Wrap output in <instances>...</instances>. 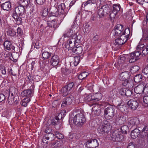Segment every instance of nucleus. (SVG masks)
Returning <instances> with one entry per match:
<instances>
[{
  "mask_svg": "<svg viewBox=\"0 0 148 148\" xmlns=\"http://www.w3.org/2000/svg\"><path fill=\"white\" fill-rule=\"evenodd\" d=\"M113 10L112 11L114 12L117 13L120 10V5L119 4H115L113 6Z\"/></svg>",
  "mask_w": 148,
  "mask_h": 148,
  "instance_id": "36",
  "label": "nucleus"
},
{
  "mask_svg": "<svg viewBox=\"0 0 148 148\" xmlns=\"http://www.w3.org/2000/svg\"><path fill=\"white\" fill-rule=\"evenodd\" d=\"M123 33L124 35H121L115 40L114 44L116 45L119 46L124 44L129 38L130 33L129 29H125Z\"/></svg>",
  "mask_w": 148,
  "mask_h": 148,
  "instance_id": "2",
  "label": "nucleus"
},
{
  "mask_svg": "<svg viewBox=\"0 0 148 148\" xmlns=\"http://www.w3.org/2000/svg\"><path fill=\"white\" fill-rule=\"evenodd\" d=\"M24 5H21L16 7L15 9L16 14L19 16H22L23 15L25 12Z\"/></svg>",
  "mask_w": 148,
  "mask_h": 148,
  "instance_id": "13",
  "label": "nucleus"
},
{
  "mask_svg": "<svg viewBox=\"0 0 148 148\" xmlns=\"http://www.w3.org/2000/svg\"><path fill=\"white\" fill-rule=\"evenodd\" d=\"M49 12V8L46 7L44 8L42 11V15L44 16H46L48 14Z\"/></svg>",
  "mask_w": 148,
  "mask_h": 148,
  "instance_id": "43",
  "label": "nucleus"
},
{
  "mask_svg": "<svg viewBox=\"0 0 148 148\" xmlns=\"http://www.w3.org/2000/svg\"><path fill=\"white\" fill-rule=\"evenodd\" d=\"M117 108L121 112L125 114H126L128 112L127 108L125 106L121 103L118 104L117 106Z\"/></svg>",
  "mask_w": 148,
  "mask_h": 148,
  "instance_id": "22",
  "label": "nucleus"
},
{
  "mask_svg": "<svg viewBox=\"0 0 148 148\" xmlns=\"http://www.w3.org/2000/svg\"><path fill=\"white\" fill-rule=\"evenodd\" d=\"M96 3L95 0H88L85 3L84 6L87 5L88 4H91Z\"/></svg>",
  "mask_w": 148,
  "mask_h": 148,
  "instance_id": "55",
  "label": "nucleus"
},
{
  "mask_svg": "<svg viewBox=\"0 0 148 148\" xmlns=\"http://www.w3.org/2000/svg\"><path fill=\"white\" fill-rule=\"evenodd\" d=\"M76 50V53L80 54L81 53L82 51V48L81 47H77L75 48Z\"/></svg>",
  "mask_w": 148,
  "mask_h": 148,
  "instance_id": "60",
  "label": "nucleus"
},
{
  "mask_svg": "<svg viewBox=\"0 0 148 148\" xmlns=\"http://www.w3.org/2000/svg\"><path fill=\"white\" fill-rule=\"evenodd\" d=\"M37 3L40 5L43 4L46 0H35Z\"/></svg>",
  "mask_w": 148,
  "mask_h": 148,
  "instance_id": "63",
  "label": "nucleus"
},
{
  "mask_svg": "<svg viewBox=\"0 0 148 148\" xmlns=\"http://www.w3.org/2000/svg\"><path fill=\"white\" fill-rule=\"evenodd\" d=\"M75 34L74 33H73V30L71 29H68L66 33L63 34L64 38L68 37L69 38V40H71V38L73 37V35Z\"/></svg>",
  "mask_w": 148,
  "mask_h": 148,
  "instance_id": "21",
  "label": "nucleus"
},
{
  "mask_svg": "<svg viewBox=\"0 0 148 148\" xmlns=\"http://www.w3.org/2000/svg\"><path fill=\"white\" fill-rule=\"evenodd\" d=\"M74 99L73 97L70 96L64 99L61 104L62 107H64L71 104Z\"/></svg>",
  "mask_w": 148,
  "mask_h": 148,
  "instance_id": "12",
  "label": "nucleus"
},
{
  "mask_svg": "<svg viewBox=\"0 0 148 148\" xmlns=\"http://www.w3.org/2000/svg\"><path fill=\"white\" fill-rule=\"evenodd\" d=\"M47 24L49 26L53 28L54 29L58 27V22L55 20H53L50 21H47Z\"/></svg>",
  "mask_w": 148,
  "mask_h": 148,
  "instance_id": "19",
  "label": "nucleus"
},
{
  "mask_svg": "<svg viewBox=\"0 0 148 148\" xmlns=\"http://www.w3.org/2000/svg\"><path fill=\"white\" fill-rule=\"evenodd\" d=\"M143 102L146 104H148V96H145L143 97Z\"/></svg>",
  "mask_w": 148,
  "mask_h": 148,
  "instance_id": "64",
  "label": "nucleus"
},
{
  "mask_svg": "<svg viewBox=\"0 0 148 148\" xmlns=\"http://www.w3.org/2000/svg\"><path fill=\"white\" fill-rule=\"evenodd\" d=\"M128 56L129 58H130L129 60V62L130 63H133L138 59V58H136V57L131 56V53L129 54Z\"/></svg>",
  "mask_w": 148,
  "mask_h": 148,
  "instance_id": "37",
  "label": "nucleus"
},
{
  "mask_svg": "<svg viewBox=\"0 0 148 148\" xmlns=\"http://www.w3.org/2000/svg\"><path fill=\"white\" fill-rule=\"evenodd\" d=\"M110 136L113 141H121L123 140V136L118 130L113 132L110 134Z\"/></svg>",
  "mask_w": 148,
  "mask_h": 148,
  "instance_id": "6",
  "label": "nucleus"
},
{
  "mask_svg": "<svg viewBox=\"0 0 148 148\" xmlns=\"http://www.w3.org/2000/svg\"><path fill=\"white\" fill-rule=\"evenodd\" d=\"M93 97L92 95H88L85 97V100L86 102H89L90 103H94L95 102Z\"/></svg>",
  "mask_w": 148,
  "mask_h": 148,
  "instance_id": "32",
  "label": "nucleus"
},
{
  "mask_svg": "<svg viewBox=\"0 0 148 148\" xmlns=\"http://www.w3.org/2000/svg\"><path fill=\"white\" fill-rule=\"evenodd\" d=\"M61 115V114H59L58 115V116H56L55 119L53 120L52 121V124L53 125L56 126V125H58V127H57L56 126L55 127L56 129H59L60 127V124L59 123L60 118L59 117L60 116V115Z\"/></svg>",
  "mask_w": 148,
  "mask_h": 148,
  "instance_id": "24",
  "label": "nucleus"
},
{
  "mask_svg": "<svg viewBox=\"0 0 148 148\" xmlns=\"http://www.w3.org/2000/svg\"><path fill=\"white\" fill-rule=\"evenodd\" d=\"M16 88L15 87H12L10 89V94L8 97H12L13 96V98H14V95L15 94Z\"/></svg>",
  "mask_w": 148,
  "mask_h": 148,
  "instance_id": "33",
  "label": "nucleus"
},
{
  "mask_svg": "<svg viewBox=\"0 0 148 148\" xmlns=\"http://www.w3.org/2000/svg\"><path fill=\"white\" fill-rule=\"evenodd\" d=\"M146 84L145 83H142L136 86L134 89V91L136 94H141L144 92L146 88Z\"/></svg>",
  "mask_w": 148,
  "mask_h": 148,
  "instance_id": "11",
  "label": "nucleus"
},
{
  "mask_svg": "<svg viewBox=\"0 0 148 148\" xmlns=\"http://www.w3.org/2000/svg\"><path fill=\"white\" fill-rule=\"evenodd\" d=\"M1 8L4 10H8L11 8V5L10 2L7 1L1 5Z\"/></svg>",
  "mask_w": 148,
  "mask_h": 148,
  "instance_id": "23",
  "label": "nucleus"
},
{
  "mask_svg": "<svg viewBox=\"0 0 148 148\" xmlns=\"http://www.w3.org/2000/svg\"><path fill=\"white\" fill-rule=\"evenodd\" d=\"M142 72L144 75L148 76V64L143 69Z\"/></svg>",
  "mask_w": 148,
  "mask_h": 148,
  "instance_id": "51",
  "label": "nucleus"
},
{
  "mask_svg": "<svg viewBox=\"0 0 148 148\" xmlns=\"http://www.w3.org/2000/svg\"><path fill=\"white\" fill-rule=\"evenodd\" d=\"M114 29L115 36H119L120 34L124 35L123 33L125 30H124V28L123 25L121 24H118L115 26Z\"/></svg>",
  "mask_w": 148,
  "mask_h": 148,
  "instance_id": "9",
  "label": "nucleus"
},
{
  "mask_svg": "<svg viewBox=\"0 0 148 148\" xmlns=\"http://www.w3.org/2000/svg\"><path fill=\"white\" fill-rule=\"evenodd\" d=\"M30 101V98H26L23 99L21 101V104L23 106L26 107L27 104Z\"/></svg>",
  "mask_w": 148,
  "mask_h": 148,
  "instance_id": "34",
  "label": "nucleus"
},
{
  "mask_svg": "<svg viewBox=\"0 0 148 148\" xmlns=\"http://www.w3.org/2000/svg\"><path fill=\"white\" fill-rule=\"evenodd\" d=\"M128 106L132 110H134L136 109L138 106V103L137 101L130 100L127 103Z\"/></svg>",
  "mask_w": 148,
  "mask_h": 148,
  "instance_id": "14",
  "label": "nucleus"
},
{
  "mask_svg": "<svg viewBox=\"0 0 148 148\" xmlns=\"http://www.w3.org/2000/svg\"><path fill=\"white\" fill-rule=\"evenodd\" d=\"M148 131V126H145L142 130V133H145V135L146 136L147 135V133Z\"/></svg>",
  "mask_w": 148,
  "mask_h": 148,
  "instance_id": "59",
  "label": "nucleus"
},
{
  "mask_svg": "<svg viewBox=\"0 0 148 148\" xmlns=\"http://www.w3.org/2000/svg\"><path fill=\"white\" fill-rule=\"evenodd\" d=\"M142 50L143 55H145L147 54L148 53V44L146 47H145Z\"/></svg>",
  "mask_w": 148,
  "mask_h": 148,
  "instance_id": "50",
  "label": "nucleus"
},
{
  "mask_svg": "<svg viewBox=\"0 0 148 148\" xmlns=\"http://www.w3.org/2000/svg\"><path fill=\"white\" fill-rule=\"evenodd\" d=\"M55 135L56 137L60 139H63L64 138L63 135L58 131H56L55 133Z\"/></svg>",
  "mask_w": 148,
  "mask_h": 148,
  "instance_id": "53",
  "label": "nucleus"
},
{
  "mask_svg": "<svg viewBox=\"0 0 148 148\" xmlns=\"http://www.w3.org/2000/svg\"><path fill=\"white\" fill-rule=\"evenodd\" d=\"M7 34L11 36H14L16 34V32L12 29H10L7 31Z\"/></svg>",
  "mask_w": 148,
  "mask_h": 148,
  "instance_id": "46",
  "label": "nucleus"
},
{
  "mask_svg": "<svg viewBox=\"0 0 148 148\" xmlns=\"http://www.w3.org/2000/svg\"><path fill=\"white\" fill-rule=\"evenodd\" d=\"M54 135L53 133L46 134L43 137L42 142L44 143H47V141L46 140H49L50 141H52L54 139Z\"/></svg>",
  "mask_w": 148,
  "mask_h": 148,
  "instance_id": "16",
  "label": "nucleus"
},
{
  "mask_svg": "<svg viewBox=\"0 0 148 148\" xmlns=\"http://www.w3.org/2000/svg\"><path fill=\"white\" fill-rule=\"evenodd\" d=\"M59 61L58 56L56 55H53L50 61V63L53 66H56L58 65Z\"/></svg>",
  "mask_w": 148,
  "mask_h": 148,
  "instance_id": "18",
  "label": "nucleus"
},
{
  "mask_svg": "<svg viewBox=\"0 0 148 148\" xmlns=\"http://www.w3.org/2000/svg\"><path fill=\"white\" fill-rule=\"evenodd\" d=\"M13 18L16 20L17 23L20 24L21 22L22 19L21 17L18 16L14 14L13 16Z\"/></svg>",
  "mask_w": 148,
  "mask_h": 148,
  "instance_id": "40",
  "label": "nucleus"
},
{
  "mask_svg": "<svg viewBox=\"0 0 148 148\" xmlns=\"http://www.w3.org/2000/svg\"><path fill=\"white\" fill-rule=\"evenodd\" d=\"M5 49L8 50H12L15 51V47L12 43L8 40L5 41L3 44Z\"/></svg>",
  "mask_w": 148,
  "mask_h": 148,
  "instance_id": "17",
  "label": "nucleus"
},
{
  "mask_svg": "<svg viewBox=\"0 0 148 148\" xmlns=\"http://www.w3.org/2000/svg\"><path fill=\"white\" fill-rule=\"evenodd\" d=\"M0 70L3 74L5 75L6 74V71L5 67L4 66H1L0 67Z\"/></svg>",
  "mask_w": 148,
  "mask_h": 148,
  "instance_id": "61",
  "label": "nucleus"
},
{
  "mask_svg": "<svg viewBox=\"0 0 148 148\" xmlns=\"http://www.w3.org/2000/svg\"><path fill=\"white\" fill-rule=\"evenodd\" d=\"M30 2L29 0H20V3L24 6L27 5Z\"/></svg>",
  "mask_w": 148,
  "mask_h": 148,
  "instance_id": "49",
  "label": "nucleus"
},
{
  "mask_svg": "<svg viewBox=\"0 0 148 148\" xmlns=\"http://www.w3.org/2000/svg\"><path fill=\"white\" fill-rule=\"evenodd\" d=\"M85 118L82 113L75 115L73 118V123L78 127H81L85 123Z\"/></svg>",
  "mask_w": 148,
  "mask_h": 148,
  "instance_id": "3",
  "label": "nucleus"
},
{
  "mask_svg": "<svg viewBox=\"0 0 148 148\" xmlns=\"http://www.w3.org/2000/svg\"><path fill=\"white\" fill-rule=\"evenodd\" d=\"M125 59V58L123 57H120V58L118 60L117 64L120 66L121 64L124 63Z\"/></svg>",
  "mask_w": 148,
  "mask_h": 148,
  "instance_id": "45",
  "label": "nucleus"
},
{
  "mask_svg": "<svg viewBox=\"0 0 148 148\" xmlns=\"http://www.w3.org/2000/svg\"><path fill=\"white\" fill-rule=\"evenodd\" d=\"M117 91L114 89L110 91V92L109 97L110 99H114L117 96Z\"/></svg>",
  "mask_w": 148,
  "mask_h": 148,
  "instance_id": "26",
  "label": "nucleus"
},
{
  "mask_svg": "<svg viewBox=\"0 0 148 148\" xmlns=\"http://www.w3.org/2000/svg\"><path fill=\"white\" fill-rule=\"evenodd\" d=\"M64 4H61L58 6V12L60 13V15H61L64 14Z\"/></svg>",
  "mask_w": 148,
  "mask_h": 148,
  "instance_id": "30",
  "label": "nucleus"
},
{
  "mask_svg": "<svg viewBox=\"0 0 148 148\" xmlns=\"http://www.w3.org/2000/svg\"><path fill=\"white\" fill-rule=\"evenodd\" d=\"M131 53V56H133L136 57V58H137L140 54L141 53L140 51H138L134 52H132Z\"/></svg>",
  "mask_w": 148,
  "mask_h": 148,
  "instance_id": "54",
  "label": "nucleus"
},
{
  "mask_svg": "<svg viewBox=\"0 0 148 148\" xmlns=\"http://www.w3.org/2000/svg\"><path fill=\"white\" fill-rule=\"evenodd\" d=\"M85 26L84 27V32H89L91 28V26L88 23H85Z\"/></svg>",
  "mask_w": 148,
  "mask_h": 148,
  "instance_id": "44",
  "label": "nucleus"
},
{
  "mask_svg": "<svg viewBox=\"0 0 148 148\" xmlns=\"http://www.w3.org/2000/svg\"><path fill=\"white\" fill-rule=\"evenodd\" d=\"M92 96L95 102L100 100L101 99L102 97V94L100 93H96L93 95Z\"/></svg>",
  "mask_w": 148,
  "mask_h": 148,
  "instance_id": "27",
  "label": "nucleus"
},
{
  "mask_svg": "<svg viewBox=\"0 0 148 148\" xmlns=\"http://www.w3.org/2000/svg\"><path fill=\"white\" fill-rule=\"evenodd\" d=\"M66 86L62 88L61 90V94L63 96H66L69 93V91Z\"/></svg>",
  "mask_w": 148,
  "mask_h": 148,
  "instance_id": "29",
  "label": "nucleus"
},
{
  "mask_svg": "<svg viewBox=\"0 0 148 148\" xmlns=\"http://www.w3.org/2000/svg\"><path fill=\"white\" fill-rule=\"evenodd\" d=\"M145 47V45L144 44L138 45L136 47V49L137 50H142Z\"/></svg>",
  "mask_w": 148,
  "mask_h": 148,
  "instance_id": "58",
  "label": "nucleus"
},
{
  "mask_svg": "<svg viewBox=\"0 0 148 148\" xmlns=\"http://www.w3.org/2000/svg\"><path fill=\"white\" fill-rule=\"evenodd\" d=\"M136 119L134 118H130L129 119L128 124L132 126L136 124Z\"/></svg>",
  "mask_w": 148,
  "mask_h": 148,
  "instance_id": "39",
  "label": "nucleus"
},
{
  "mask_svg": "<svg viewBox=\"0 0 148 148\" xmlns=\"http://www.w3.org/2000/svg\"><path fill=\"white\" fill-rule=\"evenodd\" d=\"M88 75V73L86 72H84L80 74L78 76L79 79L82 80L85 78Z\"/></svg>",
  "mask_w": 148,
  "mask_h": 148,
  "instance_id": "31",
  "label": "nucleus"
},
{
  "mask_svg": "<svg viewBox=\"0 0 148 148\" xmlns=\"http://www.w3.org/2000/svg\"><path fill=\"white\" fill-rule=\"evenodd\" d=\"M139 69V67L138 66H132L131 69V72L134 73L138 71Z\"/></svg>",
  "mask_w": 148,
  "mask_h": 148,
  "instance_id": "41",
  "label": "nucleus"
},
{
  "mask_svg": "<svg viewBox=\"0 0 148 148\" xmlns=\"http://www.w3.org/2000/svg\"><path fill=\"white\" fill-rule=\"evenodd\" d=\"M110 7L108 5L101 6L98 10L97 13L100 18L108 14L110 10Z\"/></svg>",
  "mask_w": 148,
  "mask_h": 148,
  "instance_id": "7",
  "label": "nucleus"
},
{
  "mask_svg": "<svg viewBox=\"0 0 148 148\" xmlns=\"http://www.w3.org/2000/svg\"><path fill=\"white\" fill-rule=\"evenodd\" d=\"M112 126L109 122L106 120L103 121L100 125L98 128V131L101 134L106 135L110 132Z\"/></svg>",
  "mask_w": 148,
  "mask_h": 148,
  "instance_id": "1",
  "label": "nucleus"
},
{
  "mask_svg": "<svg viewBox=\"0 0 148 148\" xmlns=\"http://www.w3.org/2000/svg\"><path fill=\"white\" fill-rule=\"evenodd\" d=\"M58 9L56 7L53 6L51 8L50 13L53 16H57L60 15V13L58 12Z\"/></svg>",
  "mask_w": 148,
  "mask_h": 148,
  "instance_id": "25",
  "label": "nucleus"
},
{
  "mask_svg": "<svg viewBox=\"0 0 148 148\" xmlns=\"http://www.w3.org/2000/svg\"><path fill=\"white\" fill-rule=\"evenodd\" d=\"M85 146L89 148H95L99 145V143L96 139L90 140L85 143Z\"/></svg>",
  "mask_w": 148,
  "mask_h": 148,
  "instance_id": "10",
  "label": "nucleus"
},
{
  "mask_svg": "<svg viewBox=\"0 0 148 148\" xmlns=\"http://www.w3.org/2000/svg\"><path fill=\"white\" fill-rule=\"evenodd\" d=\"M74 86V83L73 82H71L65 86L66 87H67L68 90L70 91L73 90Z\"/></svg>",
  "mask_w": 148,
  "mask_h": 148,
  "instance_id": "48",
  "label": "nucleus"
},
{
  "mask_svg": "<svg viewBox=\"0 0 148 148\" xmlns=\"http://www.w3.org/2000/svg\"><path fill=\"white\" fill-rule=\"evenodd\" d=\"M81 36H77L76 34H74L72 38H71V40H68L67 43L65 45L67 49H70L75 46V42L79 43L80 42Z\"/></svg>",
  "mask_w": 148,
  "mask_h": 148,
  "instance_id": "4",
  "label": "nucleus"
},
{
  "mask_svg": "<svg viewBox=\"0 0 148 148\" xmlns=\"http://www.w3.org/2000/svg\"><path fill=\"white\" fill-rule=\"evenodd\" d=\"M74 61L73 63L74 64L75 66H77L79 64L80 61L79 57L78 56H75L74 57Z\"/></svg>",
  "mask_w": 148,
  "mask_h": 148,
  "instance_id": "47",
  "label": "nucleus"
},
{
  "mask_svg": "<svg viewBox=\"0 0 148 148\" xmlns=\"http://www.w3.org/2000/svg\"><path fill=\"white\" fill-rule=\"evenodd\" d=\"M139 130L137 129H135L132 131L131 134V137L133 139L136 138L139 134Z\"/></svg>",
  "mask_w": 148,
  "mask_h": 148,
  "instance_id": "28",
  "label": "nucleus"
},
{
  "mask_svg": "<svg viewBox=\"0 0 148 148\" xmlns=\"http://www.w3.org/2000/svg\"><path fill=\"white\" fill-rule=\"evenodd\" d=\"M130 73L128 71L122 72L120 75L119 79L121 81H124L123 85L125 86L128 83V80L130 78Z\"/></svg>",
  "mask_w": 148,
  "mask_h": 148,
  "instance_id": "8",
  "label": "nucleus"
},
{
  "mask_svg": "<svg viewBox=\"0 0 148 148\" xmlns=\"http://www.w3.org/2000/svg\"><path fill=\"white\" fill-rule=\"evenodd\" d=\"M121 129L122 133L123 134H126L127 131L128 130V128L127 126L123 125L121 127Z\"/></svg>",
  "mask_w": 148,
  "mask_h": 148,
  "instance_id": "42",
  "label": "nucleus"
},
{
  "mask_svg": "<svg viewBox=\"0 0 148 148\" xmlns=\"http://www.w3.org/2000/svg\"><path fill=\"white\" fill-rule=\"evenodd\" d=\"M134 80L136 83H138L142 80V76L140 75H136L134 78Z\"/></svg>",
  "mask_w": 148,
  "mask_h": 148,
  "instance_id": "38",
  "label": "nucleus"
},
{
  "mask_svg": "<svg viewBox=\"0 0 148 148\" xmlns=\"http://www.w3.org/2000/svg\"><path fill=\"white\" fill-rule=\"evenodd\" d=\"M126 89L125 88H122L119 91V93L123 96H125V94H126L125 92Z\"/></svg>",
  "mask_w": 148,
  "mask_h": 148,
  "instance_id": "56",
  "label": "nucleus"
},
{
  "mask_svg": "<svg viewBox=\"0 0 148 148\" xmlns=\"http://www.w3.org/2000/svg\"><path fill=\"white\" fill-rule=\"evenodd\" d=\"M51 53L47 51H45L42 53L43 58L44 59H47L49 58L51 56Z\"/></svg>",
  "mask_w": 148,
  "mask_h": 148,
  "instance_id": "35",
  "label": "nucleus"
},
{
  "mask_svg": "<svg viewBox=\"0 0 148 148\" xmlns=\"http://www.w3.org/2000/svg\"><path fill=\"white\" fill-rule=\"evenodd\" d=\"M21 95L22 97H26L29 98L33 95V93L31 90H26L22 92Z\"/></svg>",
  "mask_w": 148,
  "mask_h": 148,
  "instance_id": "20",
  "label": "nucleus"
},
{
  "mask_svg": "<svg viewBox=\"0 0 148 148\" xmlns=\"http://www.w3.org/2000/svg\"><path fill=\"white\" fill-rule=\"evenodd\" d=\"M5 98V97L3 94H0V102L4 101Z\"/></svg>",
  "mask_w": 148,
  "mask_h": 148,
  "instance_id": "62",
  "label": "nucleus"
},
{
  "mask_svg": "<svg viewBox=\"0 0 148 148\" xmlns=\"http://www.w3.org/2000/svg\"><path fill=\"white\" fill-rule=\"evenodd\" d=\"M100 106L98 104L93 105L92 108V114L96 116H99L100 115Z\"/></svg>",
  "mask_w": 148,
  "mask_h": 148,
  "instance_id": "15",
  "label": "nucleus"
},
{
  "mask_svg": "<svg viewBox=\"0 0 148 148\" xmlns=\"http://www.w3.org/2000/svg\"><path fill=\"white\" fill-rule=\"evenodd\" d=\"M114 108L112 105H110L106 108L104 111V116L105 118L108 119H111L114 115Z\"/></svg>",
  "mask_w": 148,
  "mask_h": 148,
  "instance_id": "5",
  "label": "nucleus"
},
{
  "mask_svg": "<svg viewBox=\"0 0 148 148\" xmlns=\"http://www.w3.org/2000/svg\"><path fill=\"white\" fill-rule=\"evenodd\" d=\"M13 96L12 97H8V103L10 105L12 104L14 102V98H13Z\"/></svg>",
  "mask_w": 148,
  "mask_h": 148,
  "instance_id": "52",
  "label": "nucleus"
},
{
  "mask_svg": "<svg viewBox=\"0 0 148 148\" xmlns=\"http://www.w3.org/2000/svg\"><path fill=\"white\" fill-rule=\"evenodd\" d=\"M116 14L117 13L114 12L113 11L110 12V19L112 20V19L114 18L115 17Z\"/></svg>",
  "mask_w": 148,
  "mask_h": 148,
  "instance_id": "57",
  "label": "nucleus"
}]
</instances>
